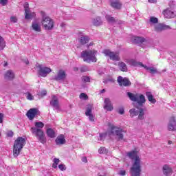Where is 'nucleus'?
Returning a JSON list of instances; mask_svg holds the SVG:
<instances>
[{
    "mask_svg": "<svg viewBox=\"0 0 176 176\" xmlns=\"http://www.w3.org/2000/svg\"><path fill=\"white\" fill-rule=\"evenodd\" d=\"M162 172L164 175H166V176L173 175V173H174V171L173 170V168H171V166L168 164L163 165Z\"/></svg>",
    "mask_w": 176,
    "mask_h": 176,
    "instance_id": "nucleus-14",
    "label": "nucleus"
},
{
    "mask_svg": "<svg viewBox=\"0 0 176 176\" xmlns=\"http://www.w3.org/2000/svg\"><path fill=\"white\" fill-rule=\"evenodd\" d=\"M36 113H38V109H31L27 112V116L30 120H32L35 118Z\"/></svg>",
    "mask_w": 176,
    "mask_h": 176,
    "instance_id": "nucleus-22",
    "label": "nucleus"
},
{
    "mask_svg": "<svg viewBox=\"0 0 176 176\" xmlns=\"http://www.w3.org/2000/svg\"><path fill=\"white\" fill-rule=\"evenodd\" d=\"M46 133L50 138H54L56 137V132L51 128L47 129Z\"/></svg>",
    "mask_w": 176,
    "mask_h": 176,
    "instance_id": "nucleus-29",
    "label": "nucleus"
},
{
    "mask_svg": "<svg viewBox=\"0 0 176 176\" xmlns=\"http://www.w3.org/2000/svg\"><path fill=\"white\" fill-rule=\"evenodd\" d=\"M92 24L96 27L101 25V24H102V20H101L100 16H97L96 18L92 19Z\"/></svg>",
    "mask_w": 176,
    "mask_h": 176,
    "instance_id": "nucleus-28",
    "label": "nucleus"
},
{
    "mask_svg": "<svg viewBox=\"0 0 176 176\" xmlns=\"http://www.w3.org/2000/svg\"><path fill=\"white\" fill-rule=\"evenodd\" d=\"M34 126H35L31 128L32 134L36 137L41 144H46L45 132L42 130V129L45 127V124L42 122H36Z\"/></svg>",
    "mask_w": 176,
    "mask_h": 176,
    "instance_id": "nucleus-2",
    "label": "nucleus"
},
{
    "mask_svg": "<svg viewBox=\"0 0 176 176\" xmlns=\"http://www.w3.org/2000/svg\"><path fill=\"white\" fill-rule=\"evenodd\" d=\"M50 105L54 108V109H60V103L58 102V98L56 95H52L51 96V100L50 101Z\"/></svg>",
    "mask_w": 176,
    "mask_h": 176,
    "instance_id": "nucleus-12",
    "label": "nucleus"
},
{
    "mask_svg": "<svg viewBox=\"0 0 176 176\" xmlns=\"http://www.w3.org/2000/svg\"><path fill=\"white\" fill-rule=\"evenodd\" d=\"M32 28L36 32H41V31H42V29L41 28V23L36 21H34L32 23Z\"/></svg>",
    "mask_w": 176,
    "mask_h": 176,
    "instance_id": "nucleus-23",
    "label": "nucleus"
},
{
    "mask_svg": "<svg viewBox=\"0 0 176 176\" xmlns=\"http://www.w3.org/2000/svg\"><path fill=\"white\" fill-rule=\"evenodd\" d=\"M26 98L28 100H30V101H32L34 100V96L31 94L30 92L26 93Z\"/></svg>",
    "mask_w": 176,
    "mask_h": 176,
    "instance_id": "nucleus-40",
    "label": "nucleus"
},
{
    "mask_svg": "<svg viewBox=\"0 0 176 176\" xmlns=\"http://www.w3.org/2000/svg\"><path fill=\"white\" fill-rule=\"evenodd\" d=\"M149 21L151 24H157V23H159V19L155 16H151Z\"/></svg>",
    "mask_w": 176,
    "mask_h": 176,
    "instance_id": "nucleus-38",
    "label": "nucleus"
},
{
    "mask_svg": "<svg viewBox=\"0 0 176 176\" xmlns=\"http://www.w3.org/2000/svg\"><path fill=\"white\" fill-rule=\"evenodd\" d=\"M41 13L42 16L41 24L44 30L52 31L54 28V21L50 17L47 16L45 12L41 11Z\"/></svg>",
    "mask_w": 176,
    "mask_h": 176,
    "instance_id": "nucleus-3",
    "label": "nucleus"
},
{
    "mask_svg": "<svg viewBox=\"0 0 176 176\" xmlns=\"http://www.w3.org/2000/svg\"><path fill=\"white\" fill-rule=\"evenodd\" d=\"M8 137H13V132L12 131H9L7 133Z\"/></svg>",
    "mask_w": 176,
    "mask_h": 176,
    "instance_id": "nucleus-50",
    "label": "nucleus"
},
{
    "mask_svg": "<svg viewBox=\"0 0 176 176\" xmlns=\"http://www.w3.org/2000/svg\"><path fill=\"white\" fill-rule=\"evenodd\" d=\"M138 119L139 120H144L145 119V109L142 108L138 109Z\"/></svg>",
    "mask_w": 176,
    "mask_h": 176,
    "instance_id": "nucleus-26",
    "label": "nucleus"
},
{
    "mask_svg": "<svg viewBox=\"0 0 176 176\" xmlns=\"http://www.w3.org/2000/svg\"><path fill=\"white\" fill-rule=\"evenodd\" d=\"M110 1V6L113 9H117L118 10L122 9V2L119 0H109Z\"/></svg>",
    "mask_w": 176,
    "mask_h": 176,
    "instance_id": "nucleus-18",
    "label": "nucleus"
},
{
    "mask_svg": "<svg viewBox=\"0 0 176 176\" xmlns=\"http://www.w3.org/2000/svg\"><path fill=\"white\" fill-rule=\"evenodd\" d=\"M150 3H156V0H148Z\"/></svg>",
    "mask_w": 176,
    "mask_h": 176,
    "instance_id": "nucleus-53",
    "label": "nucleus"
},
{
    "mask_svg": "<svg viewBox=\"0 0 176 176\" xmlns=\"http://www.w3.org/2000/svg\"><path fill=\"white\" fill-rule=\"evenodd\" d=\"M118 113H120V115H123V113H124V107H120V108H118Z\"/></svg>",
    "mask_w": 176,
    "mask_h": 176,
    "instance_id": "nucleus-43",
    "label": "nucleus"
},
{
    "mask_svg": "<svg viewBox=\"0 0 176 176\" xmlns=\"http://www.w3.org/2000/svg\"><path fill=\"white\" fill-rule=\"evenodd\" d=\"M3 113H0V123H3Z\"/></svg>",
    "mask_w": 176,
    "mask_h": 176,
    "instance_id": "nucleus-49",
    "label": "nucleus"
},
{
    "mask_svg": "<svg viewBox=\"0 0 176 176\" xmlns=\"http://www.w3.org/2000/svg\"><path fill=\"white\" fill-rule=\"evenodd\" d=\"M109 129L110 130L109 131V135H116L118 141L123 140V133H124V130L113 124H110Z\"/></svg>",
    "mask_w": 176,
    "mask_h": 176,
    "instance_id": "nucleus-6",
    "label": "nucleus"
},
{
    "mask_svg": "<svg viewBox=\"0 0 176 176\" xmlns=\"http://www.w3.org/2000/svg\"><path fill=\"white\" fill-rule=\"evenodd\" d=\"M37 67L39 68L38 75L43 78H46V76H47V75L52 72V69L46 67H43L42 65H38Z\"/></svg>",
    "mask_w": 176,
    "mask_h": 176,
    "instance_id": "nucleus-10",
    "label": "nucleus"
},
{
    "mask_svg": "<svg viewBox=\"0 0 176 176\" xmlns=\"http://www.w3.org/2000/svg\"><path fill=\"white\" fill-rule=\"evenodd\" d=\"M100 93H105V89H102L100 91Z\"/></svg>",
    "mask_w": 176,
    "mask_h": 176,
    "instance_id": "nucleus-56",
    "label": "nucleus"
},
{
    "mask_svg": "<svg viewBox=\"0 0 176 176\" xmlns=\"http://www.w3.org/2000/svg\"><path fill=\"white\" fill-rule=\"evenodd\" d=\"M46 94H47L46 90H43L41 91V96H46Z\"/></svg>",
    "mask_w": 176,
    "mask_h": 176,
    "instance_id": "nucleus-52",
    "label": "nucleus"
},
{
    "mask_svg": "<svg viewBox=\"0 0 176 176\" xmlns=\"http://www.w3.org/2000/svg\"><path fill=\"white\" fill-rule=\"evenodd\" d=\"M79 41L81 45H86V43H87L90 41V38H89V36H84L80 37Z\"/></svg>",
    "mask_w": 176,
    "mask_h": 176,
    "instance_id": "nucleus-32",
    "label": "nucleus"
},
{
    "mask_svg": "<svg viewBox=\"0 0 176 176\" xmlns=\"http://www.w3.org/2000/svg\"><path fill=\"white\" fill-rule=\"evenodd\" d=\"M168 129L170 131H174V130H176L175 117H171L170 118L169 123L168 124Z\"/></svg>",
    "mask_w": 176,
    "mask_h": 176,
    "instance_id": "nucleus-20",
    "label": "nucleus"
},
{
    "mask_svg": "<svg viewBox=\"0 0 176 176\" xmlns=\"http://www.w3.org/2000/svg\"><path fill=\"white\" fill-rule=\"evenodd\" d=\"M106 136L107 135L105 133H100L99 138L100 141H102V140H104Z\"/></svg>",
    "mask_w": 176,
    "mask_h": 176,
    "instance_id": "nucleus-45",
    "label": "nucleus"
},
{
    "mask_svg": "<svg viewBox=\"0 0 176 176\" xmlns=\"http://www.w3.org/2000/svg\"><path fill=\"white\" fill-rule=\"evenodd\" d=\"M82 162H83V163H87V158L86 157H83L82 158Z\"/></svg>",
    "mask_w": 176,
    "mask_h": 176,
    "instance_id": "nucleus-51",
    "label": "nucleus"
},
{
    "mask_svg": "<svg viewBox=\"0 0 176 176\" xmlns=\"http://www.w3.org/2000/svg\"><path fill=\"white\" fill-rule=\"evenodd\" d=\"M91 111H93V105L89 104L86 109L85 115L90 122H94V116L91 113Z\"/></svg>",
    "mask_w": 176,
    "mask_h": 176,
    "instance_id": "nucleus-16",
    "label": "nucleus"
},
{
    "mask_svg": "<svg viewBox=\"0 0 176 176\" xmlns=\"http://www.w3.org/2000/svg\"><path fill=\"white\" fill-rule=\"evenodd\" d=\"M104 109H106V111H111L113 109V106L109 98H104Z\"/></svg>",
    "mask_w": 176,
    "mask_h": 176,
    "instance_id": "nucleus-17",
    "label": "nucleus"
},
{
    "mask_svg": "<svg viewBox=\"0 0 176 176\" xmlns=\"http://www.w3.org/2000/svg\"><path fill=\"white\" fill-rule=\"evenodd\" d=\"M118 68L120 71H122V72H127V65L124 62H119L118 63Z\"/></svg>",
    "mask_w": 176,
    "mask_h": 176,
    "instance_id": "nucleus-27",
    "label": "nucleus"
},
{
    "mask_svg": "<svg viewBox=\"0 0 176 176\" xmlns=\"http://www.w3.org/2000/svg\"><path fill=\"white\" fill-rule=\"evenodd\" d=\"M23 8L25 9V19L26 20H30V19H32V17H35V12L30 13V6L28 2L24 3Z\"/></svg>",
    "mask_w": 176,
    "mask_h": 176,
    "instance_id": "nucleus-11",
    "label": "nucleus"
},
{
    "mask_svg": "<svg viewBox=\"0 0 176 176\" xmlns=\"http://www.w3.org/2000/svg\"><path fill=\"white\" fill-rule=\"evenodd\" d=\"M103 54L107 57H109L110 60H112L113 61H119L120 60L118 53L111 52L109 50H104Z\"/></svg>",
    "mask_w": 176,
    "mask_h": 176,
    "instance_id": "nucleus-8",
    "label": "nucleus"
},
{
    "mask_svg": "<svg viewBox=\"0 0 176 176\" xmlns=\"http://www.w3.org/2000/svg\"><path fill=\"white\" fill-rule=\"evenodd\" d=\"M164 30H171V27L164 23H158L155 25V31H156V32H162V31H164Z\"/></svg>",
    "mask_w": 176,
    "mask_h": 176,
    "instance_id": "nucleus-15",
    "label": "nucleus"
},
{
    "mask_svg": "<svg viewBox=\"0 0 176 176\" xmlns=\"http://www.w3.org/2000/svg\"><path fill=\"white\" fill-rule=\"evenodd\" d=\"M106 20L108 21V23H115L116 20L115 18L113 16H111L110 15H106L105 16Z\"/></svg>",
    "mask_w": 176,
    "mask_h": 176,
    "instance_id": "nucleus-37",
    "label": "nucleus"
},
{
    "mask_svg": "<svg viewBox=\"0 0 176 176\" xmlns=\"http://www.w3.org/2000/svg\"><path fill=\"white\" fill-rule=\"evenodd\" d=\"M163 14L166 19H174L175 17V13L170 9L164 10Z\"/></svg>",
    "mask_w": 176,
    "mask_h": 176,
    "instance_id": "nucleus-21",
    "label": "nucleus"
},
{
    "mask_svg": "<svg viewBox=\"0 0 176 176\" xmlns=\"http://www.w3.org/2000/svg\"><path fill=\"white\" fill-rule=\"evenodd\" d=\"M6 65H8V63H6L4 64V67H6Z\"/></svg>",
    "mask_w": 176,
    "mask_h": 176,
    "instance_id": "nucleus-58",
    "label": "nucleus"
},
{
    "mask_svg": "<svg viewBox=\"0 0 176 176\" xmlns=\"http://www.w3.org/2000/svg\"><path fill=\"white\" fill-rule=\"evenodd\" d=\"M5 47H6V42H5L3 37L0 36V50H3Z\"/></svg>",
    "mask_w": 176,
    "mask_h": 176,
    "instance_id": "nucleus-33",
    "label": "nucleus"
},
{
    "mask_svg": "<svg viewBox=\"0 0 176 176\" xmlns=\"http://www.w3.org/2000/svg\"><path fill=\"white\" fill-rule=\"evenodd\" d=\"M58 168L61 171H65V170H67V167L65 166V165H64V164H59L58 165Z\"/></svg>",
    "mask_w": 176,
    "mask_h": 176,
    "instance_id": "nucleus-42",
    "label": "nucleus"
},
{
    "mask_svg": "<svg viewBox=\"0 0 176 176\" xmlns=\"http://www.w3.org/2000/svg\"><path fill=\"white\" fill-rule=\"evenodd\" d=\"M80 98H82L83 100H86L87 98V95L85 93H82L80 95Z\"/></svg>",
    "mask_w": 176,
    "mask_h": 176,
    "instance_id": "nucleus-46",
    "label": "nucleus"
},
{
    "mask_svg": "<svg viewBox=\"0 0 176 176\" xmlns=\"http://www.w3.org/2000/svg\"><path fill=\"white\" fill-rule=\"evenodd\" d=\"M117 80L120 86H124L125 87L131 86V82H130V80H129L128 78H123L120 76L118 77Z\"/></svg>",
    "mask_w": 176,
    "mask_h": 176,
    "instance_id": "nucleus-13",
    "label": "nucleus"
},
{
    "mask_svg": "<svg viewBox=\"0 0 176 176\" xmlns=\"http://www.w3.org/2000/svg\"><path fill=\"white\" fill-rule=\"evenodd\" d=\"M79 69H78V67H74V71H75V72H76L77 71H78Z\"/></svg>",
    "mask_w": 176,
    "mask_h": 176,
    "instance_id": "nucleus-54",
    "label": "nucleus"
},
{
    "mask_svg": "<svg viewBox=\"0 0 176 176\" xmlns=\"http://www.w3.org/2000/svg\"><path fill=\"white\" fill-rule=\"evenodd\" d=\"M4 78L7 80H13V79H14V73H13V71L12 70H8L6 73Z\"/></svg>",
    "mask_w": 176,
    "mask_h": 176,
    "instance_id": "nucleus-25",
    "label": "nucleus"
},
{
    "mask_svg": "<svg viewBox=\"0 0 176 176\" xmlns=\"http://www.w3.org/2000/svg\"><path fill=\"white\" fill-rule=\"evenodd\" d=\"M119 175H122V176L126 175V170H120Z\"/></svg>",
    "mask_w": 176,
    "mask_h": 176,
    "instance_id": "nucleus-48",
    "label": "nucleus"
},
{
    "mask_svg": "<svg viewBox=\"0 0 176 176\" xmlns=\"http://www.w3.org/2000/svg\"><path fill=\"white\" fill-rule=\"evenodd\" d=\"M125 63L132 67H144V64H142V63L137 62V60L134 59H126Z\"/></svg>",
    "mask_w": 176,
    "mask_h": 176,
    "instance_id": "nucleus-19",
    "label": "nucleus"
},
{
    "mask_svg": "<svg viewBox=\"0 0 176 176\" xmlns=\"http://www.w3.org/2000/svg\"><path fill=\"white\" fill-rule=\"evenodd\" d=\"M11 23H16L17 22V17L12 16L10 17Z\"/></svg>",
    "mask_w": 176,
    "mask_h": 176,
    "instance_id": "nucleus-44",
    "label": "nucleus"
},
{
    "mask_svg": "<svg viewBox=\"0 0 176 176\" xmlns=\"http://www.w3.org/2000/svg\"><path fill=\"white\" fill-rule=\"evenodd\" d=\"M126 156H129L132 160H135L133 166L131 168V175L140 176L141 175V159L137 155V151H133L127 153Z\"/></svg>",
    "mask_w": 176,
    "mask_h": 176,
    "instance_id": "nucleus-1",
    "label": "nucleus"
},
{
    "mask_svg": "<svg viewBox=\"0 0 176 176\" xmlns=\"http://www.w3.org/2000/svg\"><path fill=\"white\" fill-rule=\"evenodd\" d=\"M168 145H171V144H173V142L170 141V140H169V141L168 142Z\"/></svg>",
    "mask_w": 176,
    "mask_h": 176,
    "instance_id": "nucleus-55",
    "label": "nucleus"
},
{
    "mask_svg": "<svg viewBox=\"0 0 176 176\" xmlns=\"http://www.w3.org/2000/svg\"><path fill=\"white\" fill-rule=\"evenodd\" d=\"M143 67L146 69V71H149L151 74H157V69L153 67H148L145 65H144Z\"/></svg>",
    "mask_w": 176,
    "mask_h": 176,
    "instance_id": "nucleus-31",
    "label": "nucleus"
},
{
    "mask_svg": "<svg viewBox=\"0 0 176 176\" xmlns=\"http://www.w3.org/2000/svg\"><path fill=\"white\" fill-rule=\"evenodd\" d=\"M129 113H130L131 118H134V116H138V110H135V109H131L129 110Z\"/></svg>",
    "mask_w": 176,
    "mask_h": 176,
    "instance_id": "nucleus-35",
    "label": "nucleus"
},
{
    "mask_svg": "<svg viewBox=\"0 0 176 176\" xmlns=\"http://www.w3.org/2000/svg\"><path fill=\"white\" fill-rule=\"evenodd\" d=\"M25 64H27V65H28V64H30V62L28 60H26Z\"/></svg>",
    "mask_w": 176,
    "mask_h": 176,
    "instance_id": "nucleus-57",
    "label": "nucleus"
},
{
    "mask_svg": "<svg viewBox=\"0 0 176 176\" xmlns=\"http://www.w3.org/2000/svg\"><path fill=\"white\" fill-rule=\"evenodd\" d=\"M145 38L144 37H139L135 36L134 38V43H142L143 42H145Z\"/></svg>",
    "mask_w": 176,
    "mask_h": 176,
    "instance_id": "nucleus-34",
    "label": "nucleus"
},
{
    "mask_svg": "<svg viewBox=\"0 0 176 176\" xmlns=\"http://www.w3.org/2000/svg\"><path fill=\"white\" fill-rule=\"evenodd\" d=\"M81 80L84 83H87V82H90V78L87 76H82L81 78Z\"/></svg>",
    "mask_w": 176,
    "mask_h": 176,
    "instance_id": "nucleus-39",
    "label": "nucleus"
},
{
    "mask_svg": "<svg viewBox=\"0 0 176 176\" xmlns=\"http://www.w3.org/2000/svg\"><path fill=\"white\" fill-rule=\"evenodd\" d=\"M24 145H25V139L23 137H18L13 146V155L14 157H17L20 155Z\"/></svg>",
    "mask_w": 176,
    "mask_h": 176,
    "instance_id": "nucleus-4",
    "label": "nucleus"
},
{
    "mask_svg": "<svg viewBox=\"0 0 176 176\" xmlns=\"http://www.w3.org/2000/svg\"><path fill=\"white\" fill-rule=\"evenodd\" d=\"M55 141L56 145H64L65 144V138L64 135H60L56 138Z\"/></svg>",
    "mask_w": 176,
    "mask_h": 176,
    "instance_id": "nucleus-24",
    "label": "nucleus"
},
{
    "mask_svg": "<svg viewBox=\"0 0 176 176\" xmlns=\"http://www.w3.org/2000/svg\"><path fill=\"white\" fill-rule=\"evenodd\" d=\"M97 51L95 50L89 51H82L81 57L86 63H97V58L96 57Z\"/></svg>",
    "mask_w": 176,
    "mask_h": 176,
    "instance_id": "nucleus-5",
    "label": "nucleus"
},
{
    "mask_svg": "<svg viewBox=\"0 0 176 176\" xmlns=\"http://www.w3.org/2000/svg\"><path fill=\"white\" fill-rule=\"evenodd\" d=\"M98 152L100 155L107 153V148H105V147H100L98 150Z\"/></svg>",
    "mask_w": 176,
    "mask_h": 176,
    "instance_id": "nucleus-41",
    "label": "nucleus"
},
{
    "mask_svg": "<svg viewBox=\"0 0 176 176\" xmlns=\"http://www.w3.org/2000/svg\"><path fill=\"white\" fill-rule=\"evenodd\" d=\"M126 94L131 101L138 102V105H142V104H145V96L144 95L133 94L131 92H127Z\"/></svg>",
    "mask_w": 176,
    "mask_h": 176,
    "instance_id": "nucleus-7",
    "label": "nucleus"
},
{
    "mask_svg": "<svg viewBox=\"0 0 176 176\" xmlns=\"http://www.w3.org/2000/svg\"><path fill=\"white\" fill-rule=\"evenodd\" d=\"M65 79H67V73L63 69L58 70L56 75L53 78V80L56 82H64Z\"/></svg>",
    "mask_w": 176,
    "mask_h": 176,
    "instance_id": "nucleus-9",
    "label": "nucleus"
},
{
    "mask_svg": "<svg viewBox=\"0 0 176 176\" xmlns=\"http://www.w3.org/2000/svg\"><path fill=\"white\" fill-rule=\"evenodd\" d=\"M146 96L148 101H150V102H151V104H155V102H156V99L153 98V96L152 95V93L146 92Z\"/></svg>",
    "mask_w": 176,
    "mask_h": 176,
    "instance_id": "nucleus-30",
    "label": "nucleus"
},
{
    "mask_svg": "<svg viewBox=\"0 0 176 176\" xmlns=\"http://www.w3.org/2000/svg\"><path fill=\"white\" fill-rule=\"evenodd\" d=\"M58 163H60V160L58 158H54L53 160L52 168H57V166H58Z\"/></svg>",
    "mask_w": 176,
    "mask_h": 176,
    "instance_id": "nucleus-36",
    "label": "nucleus"
},
{
    "mask_svg": "<svg viewBox=\"0 0 176 176\" xmlns=\"http://www.w3.org/2000/svg\"><path fill=\"white\" fill-rule=\"evenodd\" d=\"M0 3L2 6H6L8 4V0H0Z\"/></svg>",
    "mask_w": 176,
    "mask_h": 176,
    "instance_id": "nucleus-47",
    "label": "nucleus"
}]
</instances>
